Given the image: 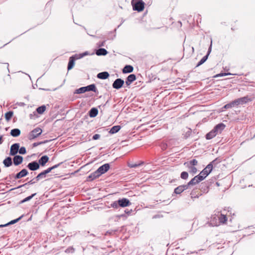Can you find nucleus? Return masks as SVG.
Listing matches in <instances>:
<instances>
[{"label": "nucleus", "mask_w": 255, "mask_h": 255, "mask_svg": "<svg viewBox=\"0 0 255 255\" xmlns=\"http://www.w3.org/2000/svg\"><path fill=\"white\" fill-rule=\"evenodd\" d=\"M189 169V172L191 173L193 175L195 174L197 171V168L195 166H191L189 165H186Z\"/></svg>", "instance_id": "nucleus-32"}, {"label": "nucleus", "mask_w": 255, "mask_h": 255, "mask_svg": "<svg viewBox=\"0 0 255 255\" xmlns=\"http://www.w3.org/2000/svg\"><path fill=\"white\" fill-rule=\"evenodd\" d=\"M84 93H85V92L84 87H82L79 89H76L74 92V94H83Z\"/></svg>", "instance_id": "nucleus-45"}, {"label": "nucleus", "mask_w": 255, "mask_h": 255, "mask_svg": "<svg viewBox=\"0 0 255 255\" xmlns=\"http://www.w3.org/2000/svg\"><path fill=\"white\" fill-rule=\"evenodd\" d=\"M46 106L45 105H42L36 109V112L39 114H42L46 110Z\"/></svg>", "instance_id": "nucleus-38"}, {"label": "nucleus", "mask_w": 255, "mask_h": 255, "mask_svg": "<svg viewBox=\"0 0 255 255\" xmlns=\"http://www.w3.org/2000/svg\"><path fill=\"white\" fill-rule=\"evenodd\" d=\"M189 177L188 172L187 171H182L180 174V178L183 180H186Z\"/></svg>", "instance_id": "nucleus-42"}, {"label": "nucleus", "mask_w": 255, "mask_h": 255, "mask_svg": "<svg viewBox=\"0 0 255 255\" xmlns=\"http://www.w3.org/2000/svg\"><path fill=\"white\" fill-rule=\"evenodd\" d=\"M49 159V157L47 155H43L39 158L38 163L39 164V165L43 166L48 161Z\"/></svg>", "instance_id": "nucleus-16"}, {"label": "nucleus", "mask_w": 255, "mask_h": 255, "mask_svg": "<svg viewBox=\"0 0 255 255\" xmlns=\"http://www.w3.org/2000/svg\"><path fill=\"white\" fill-rule=\"evenodd\" d=\"M98 114V110L96 108H92L89 112V115L91 118L96 117Z\"/></svg>", "instance_id": "nucleus-24"}, {"label": "nucleus", "mask_w": 255, "mask_h": 255, "mask_svg": "<svg viewBox=\"0 0 255 255\" xmlns=\"http://www.w3.org/2000/svg\"><path fill=\"white\" fill-rule=\"evenodd\" d=\"M219 220L220 223L224 224L226 223L228 220V218L226 215L221 214L220 217L219 218Z\"/></svg>", "instance_id": "nucleus-36"}, {"label": "nucleus", "mask_w": 255, "mask_h": 255, "mask_svg": "<svg viewBox=\"0 0 255 255\" xmlns=\"http://www.w3.org/2000/svg\"><path fill=\"white\" fill-rule=\"evenodd\" d=\"M100 176L99 173L97 172V170H96L94 172L91 173L87 178V181H92L93 180L98 178Z\"/></svg>", "instance_id": "nucleus-15"}, {"label": "nucleus", "mask_w": 255, "mask_h": 255, "mask_svg": "<svg viewBox=\"0 0 255 255\" xmlns=\"http://www.w3.org/2000/svg\"><path fill=\"white\" fill-rule=\"evenodd\" d=\"M121 128V127L120 126H113L109 131V133L111 134H114L118 132Z\"/></svg>", "instance_id": "nucleus-28"}, {"label": "nucleus", "mask_w": 255, "mask_h": 255, "mask_svg": "<svg viewBox=\"0 0 255 255\" xmlns=\"http://www.w3.org/2000/svg\"><path fill=\"white\" fill-rule=\"evenodd\" d=\"M133 71V68L131 65H126L122 70L123 73L124 74L131 73Z\"/></svg>", "instance_id": "nucleus-21"}, {"label": "nucleus", "mask_w": 255, "mask_h": 255, "mask_svg": "<svg viewBox=\"0 0 255 255\" xmlns=\"http://www.w3.org/2000/svg\"><path fill=\"white\" fill-rule=\"evenodd\" d=\"M88 55H89V53L88 51H85L82 53H81V56L82 58Z\"/></svg>", "instance_id": "nucleus-63"}, {"label": "nucleus", "mask_w": 255, "mask_h": 255, "mask_svg": "<svg viewBox=\"0 0 255 255\" xmlns=\"http://www.w3.org/2000/svg\"><path fill=\"white\" fill-rule=\"evenodd\" d=\"M212 40H211V44L208 49V51H207V52L206 54V55H207L208 57H209V55L210 54L211 52V51H212Z\"/></svg>", "instance_id": "nucleus-53"}, {"label": "nucleus", "mask_w": 255, "mask_h": 255, "mask_svg": "<svg viewBox=\"0 0 255 255\" xmlns=\"http://www.w3.org/2000/svg\"><path fill=\"white\" fill-rule=\"evenodd\" d=\"M109 76V73L108 72L105 71L98 73L97 77L100 79L105 80L108 78Z\"/></svg>", "instance_id": "nucleus-20"}, {"label": "nucleus", "mask_w": 255, "mask_h": 255, "mask_svg": "<svg viewBox=\"0 0 255 255\" xmlns=\"http://www.w3.org/2000/svg\"><path fill=\"white\" fill-rule=\"evenodd\" d=\"M100 137V135L99 134H95L93 136V139L97 140Z\"/></svg>", "instance_id": "nucleus-59"}, {"label": "nucleus", "mask_w": 255, "mask_h": 255, "mask_svg": "<svg viewBox=\"0 0 255 255\" xmlns=\"http://www.w3.org/2000/svg\"><path fill=\"white\" fill-rule=\"evenodd\" d=\"M124 83V80L118 78L113 82L112 84L113 88L117 90L120 89L123 86Z\"/></svg>", "instance_id": "nucleus-5"}, {"label": "nucleus", "mask_w": 255, "mask_h": 255, "mask_svg": "<svg viewBox=\"0 0 255 255\" xmlns=\"http://www.w3.org/2000/svg\"><path fill=\"white\" fill-rule=\"evenodd\" d=\"M233 74L230 73V72H221L220 73L217 74L213 76V78H217V77H223L225 76H229V75H232Z\"/></svg>", "instance_id": "nucleus-37"}, {"label": "nucleus", "mask_w": 255, "mask_h": 255, "mask_svg": "<svg viewBox=\"0 0 255 255\" xmlns=\"http://www.w3.org/2000/svg\"><path fill=\"white\" fill-rule=\"evenodd\" d=\"M37 181H36V179H35V177H34L32 179L30 180L29 181L27 182V183H26L25 184H23L22 185H19L17 187L15 188H13L11 190H14L15 189L20 188H21L22 187H26V186H27L28 185L33 184L35 183Z\"/></svg>", "instance_id": "nucleus-25"}, {"label": "nucleus", "mask_w": 255, "mask_h": 255, "mask_svg": "<svg viewBox=\"0 0 255 255\" xmlns=\"http://www.w3.org/2000/svg\"><path fill=\"white\" fill-rule=\"evenodd\" d=\"M143 163V162H141L139 163L136 164V163H129L128 164V166L130 168H135L137 167H138L142 165Z\"/></svg>", "instance_id": "nucleus-46"}, {"label": "nucleus", "mask_w": 255, "mask_h": 255, "mask_svg": "<svg viewBox=\"0 0 255 255\" xmlns=\"http://www.w3.org/2000/svg\"><path fill=\"white\" fill-rule=\"evenodd\" d=\"M42 129L40 128H36L31 131L28 134V138L30 140L34 139L40 135L42 133Z\"/></svg>", "instance_id": "nucleus-4"}, {"label": "nucleus", "mask_w": 255, "mask_h": 255, "mask_svg": "<svg viewBox=\"0 0 255 255\" xmlns=\"http://www.w3.org/2000/svg\"><path fill=\"white\" fill-rule=\"evenodd\" d=\"M208 58V57L207 55H205V56H204L200 59V60L197 63L196 67H198L201 66V65H202L203 64H204L207 60Z\"/></svg>", "instance_id": "nucleus-34"}, {"label": "nucleus", "mask_w": 255, "mask_h": 255, "mask_svg": "<svg viewBox=\"0 0 255 255\" xmlns=\"http://www.w3.org/2000/svg\"><path fill=\"white\" fill-rule=\"evenodd\" d=\"M184 135V138L187 139L189 137H193L192 130L191 128H188V130L185 132Z\"/></svg>", "instance_id": "nucleus-35"}, {"label": "nucleus", "mask_w": 255, "mask_h": 255, "mask_svg": "<svg viewBox=\"0 0 255 255\" xmlns=\"http://www.w3.org/2000/svg\"><path fill=\"white\" fill-rule=\"evenodd\" d=\"M119 202L118 201H116L111 204V206L114 208L117 209L119 207H120V205H119Z\"/></svg>", "instance_id": "nucleus-50"}, {"label": "nucleus", "mask_w": 255, "mask_h": 255, "mask_svg": "<svg viewBox=\"0 0 255 255\" xmlns=\"http://www.w3.org/2000/svg\"><path fill=\"white\" fill-rule=\"evenodd\" d=\"M161 23L163 26H168L170 25L171 24H172L173 22L172 21V19L171 17L169 18H162L161 19Z\"/></svg>", "instance_id": "nucleus-22"}, {"label": "nucleus", "mask_w": 255, "mask_h": 255, "mask_svg": "<svg viewBox=\"0 0 255 255\" xmlns=\"http://www.w3.org/2000/svg\"><path fill=\"white\" fill-rule=\"evenodd\" d=\"M18 152L20 154H25L26 153V150L25 147L22 146L20 148H19Z\"/></svg>", "instance_id": "nucleus-49"}, {"label": "nucleus", "mask_w": 255, "mask_h": 255, "mask_svg": "<svg viewBox=\"0 0 255 255\" xmlns=\"http://www.w3.org/2000/svg\"><path fill=\"white\" fill-rule=\"evenodd\" d=\"M195 177H196V178L197 181L199 182V183L200 182L203 181L206 178L205 176H204L203 175L200 174V173L197 175H196Z\"/></svg>", "instance_id": "nucleus-43"}, {"label": "nucleus", "mask_w": 255, "mask_h": 255, "mask_svg": "<svg viewBox=\"0 0 255 255\" xmlns=\"http://www.w3.org/2000/svg\"><path fill=\"white\" fill-rule=\"evenodd\" d=\"M75 251L74 248L72 247H69L65 250L66 253H73Z\"/></svg>", "instance_id": "nucleus-51"}, {"label": "nucleus", "mask_w": 255, "mask_h": 255, "mask_svg": "<svg viewBox=\"0 0 255 255\" xmlns=\"http://www.w3.org/2000/svg\"><path fill=\"white\" fill-rule=\"evenodd\" d=\"M19 148V144L18 143H15L12 144L10 146L9 154L11 156L16 155L18 152Z\"/></svg>", "instance_id": "nucleus-7"}, {"label": "nucleus", "mask_w": 255, "mask_h": 255, "mask_svg": "<svg viewBox=\"0 0 255 255\" xmlns=\"http://www.w3.org/2000/svg\"><path fill=\"white\" fill-rule=\"evenodd\" d=\"M119 231V230L118 229H112V230H110L109 231H108L107 232V234H109V235H115L116 234L117 232H118Z\"/></svg>", "instance_id": "nucleus-48"}, {"label": "nucleus", "mask_w": 255, "mask_h": 255, "mask_svg": "<svg viewBox=\"0 0 255 255\" xmlns=\"http://www.w3.org/2000/svg\"><path fill=\"white\" fill-rule=\"evenodd\" d=\"M186 255H199L198 253L196 252H191L190 254L187 253L186 254Z\"/></svg>", "instance_id": "nucleus-64"}, {"label": "nucleus", "mask_w": 255, "mask_h": 255, "mask_svg": "<svg viewBox=\"0 0 255 255\" xmlns=\"http://www.w3.org/2000/svg\"><path fill=\"white\" fill-rule=\"evenodd\" d=\"M119 205H120V207H126L129 206L131 204L129 200L127 198H122L121 199L118 200Z\"/></svg>", "instance_id": "nucleus-12"}, {"label": "nucleus", "mask_w": 255, "mask_h": 255, "mask_svg": "<svg viewBox=\"0 0 255 255\" xmlns=\"http://www.w3.org/2000/svg\"><path fill=\"white\" fill-rule=\"evenodd\" d=\"M252 101V99L251 98H250L248 96H246L235 99L234 100V102L236 106L240 105L246 104L249 102H251Z\"/></svg>", "instance_id": "nucleus-3"}, {"label": "nucleus", "mask_w": 255, "mask_h": 255, "mask_svg": "<svg viewBox=\"0 0 255 255\" xmlns=\"http://www.w3.org/2000/svg\"><path fill=\"white\" fill-rule=\"evenodd\" d=\"M23 215H21L20 217H19V218L16 219H14V220H11V221H10L9 222L7 223L6 224V225H12V224H14L15 223H16V222H17L18 221H19L22 217H23Z\"/></svg>", "instance_id": "nucleus-44"}, {"label": "nucleus", "mask_w": 255, "mask_h": 255, "mask_svg": "<svg viewBox=\"0 0 255 255\" xmlns=\"http://www.w3.org/2000/svg\"><path fill=\"white\" fill-rule=\"evenodd\" d=\"M109 102V100H107V102H106L105 104H103V105H101L99 106V108L100 109V110H102V109H104L105 107L106 106L107 104H108Z\"/></svg>", "instance_id": "nucleus-58"}, {"label": "nucleus", "mask_w": 255, "mask_h": 255, "mask_svg": "<svg viewBox=\"0 0 255 255\" xmlns=\"http://www.w3.org/2000/svg\"><path fill=\"white\" fill-rule=\"evenodd\" d=\"M74 65H75V59H73V57H70L69 58L68 66H67L68 71L72 69L73 68Z\"/></svg>", "instance_id": "nucleus-27"}, {"label": "nucleus", "mask_w": 255, "mask_h": 255, "mask_svg": "<svg viewBox=\"0 0 255 255\" xmlns=\"http://www.w3.org/2000/svg\"><path fill=\"white\" fill-rule=\"evenodd\" d=\"M110 166L109 163H105L100 166L97 170L101 176L105 173L110 169Z\"/></svg>", "instance_id": "nucleus-8"}, {"label": "nucleus", "mask_w": 255, "mask_h": 255, "mask_svg": "<svg viewBox=\"0 0 255 255\" xmlns=\"http://www.w3.org/2000/svg\"><path fill=\"white\" fill-rule=\"evenodd\" d=\"M221 162V160L219 157L216 158L213 161L210 162L209 164H211V167L213 169L214 165L216 166V164L220 163Z\"/></svg>", "instance_id": "nucleus-40"}, {"label": "nucleus", "mask_w": 255, "mask_h": 255, "mask_svg": "<svg viewBox=\"0 0 255 255\" xmlns=\"http://www.w3.org/2000/svg\"><path fill=\"white\" fill-rule=\"evenodd\" d=\"M48 142V140H45L44 141H41V142H34L33 144V146L34 147L35 146H36L39 144H42V143H45L46 142Z\"/></svg>", "instance_id": "nucleus-57"}, {"label": "nucleus", "mask_w": 255, "mask_h": 255, "mask_svg": "<svg viewBox=\"0 0 255 255\" xmlns=\"http://www.w3.org/2000/svg\"><path fill=\"white\" fill-rule=\"evenodd\" d=\"M27 167L31 171H35L38 170L40 168L39 164L36 161H33L29 162Z\"/></svg>", "instance_id": "nucleus-9"}, {"label": "nucleus", "mask_w": 255, "mask_h": 255, "mask_svg": "<svg viewBox=\"0 0 255 255\" xmlns=\"http://www.w3.org/2000/svg\"><path fill=\"white\" fill-rule=\"evenodd\" d=\"M215 179H210L204 182H202L200 185V188L201 192L203 193H207L210 189V187L214 183Z\"/></svg>", "instance_id": "nucleus-2"}, {"label": "nucleus", "mask_w": 255, "mask_h": 255, "mask_svg": "<svg viewBox=\"0 0 255 255\" xmlns=\"http://www.w3.org/2000/svg\"><path fill=\"white\" fill-rule=\"evenodd\" d=\"M47 174L44 173V171L39 173L35 177V179H36V181H38L39 180L44 179L46 177Z\"/></svg>", "instance_id": "nucleus-30"}, {"label": "nucleus", "mask_w": 255, "mask_h": 255, "mask_svg": "<svg viewBox=\"0 0 255 255\" xmlns=\"http://www.w3.org/2000/svg\"><path fill=\"white\" fill-rule=\"evenodd\" d=\"M136 80L135 74H131L128 76L126 80V84L127 86H129L133 81Z\"/></svg>", "instance_id": "nucleus-14"}, {"label": "nucleus", "mask_w": 255, "mask_h": 255, "mask_svg": "<svg viewBox=\"0 0 255 255\" xmlns=\"http://www.w3.org/2000/svg\"><path fill=\"white\" fill-rule=\"evenodd\" d=\"M197 164H198V161L196 159H194V158L192 159L187 162H185L184 163V165H189V166H195L197 165Z\"/></svg>", "instance_id": "nucleus-29"}, {"label": "nucleus", "mask_w": 255, "mask_h": 255, "mask_svg": "<svg viewBox=\"0 0 255 255\" xmlns=\"http://www.w3.org/2000/svg\"><path fill=\"white\" fill-rule=\"evenodd\" d=\"M14 156L13 158V161L14 165L17 166L20 164L23 161V157L19 155H15Z\"/></svg>", "instance_id": "nucleus-13"}, {"label": "nucleus", "mask_w": 255, "mask_h": 255, "mask_svg": "<svg viewBox=\"0 0 255 255\" xmlns=\"http://www.w3.org/2000/svg\"><path fill=\"white\" fill-rule=\"evenodd\" d=\"M168 28V26L164 25V26H161L160 25V31H163L165 32Z\"/></svg>", "instance_id": "nucleus-56"}, {"label": "nucleus", "mask_w": 255, "mask_h": 255, "mask_svg": "<svg viewBox=\"0 0 255 255\" xmlns=\"http://www.w3.org/2000/svg\"><path fill=\"white\" fill-rule=\"evenodd\" d=\"M106 40H104L102 42H100L98 43V46L99 47H102V46H105V42H106Z\"/></svg>", "instance_id": "nucleus-60"}, {"label": "nucleus", "mask_w": 255, "mask_h": 255, "mask_svg": "<svg viewBox=\"0 0 255 255\" xmlns=\"http://www.w3.org/2000/svg\"><path fill=\"white\" fill-rule=\"evenodd\" d=\"M167 147V144L165 143L161 142H160V148L162 150H165Z\"/></svg>", "instance_id": "nucleus-55"}, {"label": "nucleus", "mask_w": 255, "mask_h": 255, "mask_svg": "<svg viewBox=\"0 0 255 255\" xmlns=\"http://www.w3.org/2000/svg\"><path fill=\"white\" fill-rule=\"evenodd\" d=\"M191 186H192V185L190 184L189 182H188L187 184H184L181 185L184 191L187 189Z\"/></svg>", "instance_id": "nucleus-52"}, {"label": "nucleus", "mask_w": 255, "mask_h": 255, "mask_svg": "<svg viewBox=\"0 0 255 255\" xmlns=\"http://www.w3.org/2000/svg\"><path fill=\"white\" fill-rule=\"evenodd\" d=\"M20 130L18 128H13L10 131V135L13 137H17L20 134Z\"/></svg>", "instance_id": "nucleus-26"}, {"label": "nucleus", "mask_w": 255, "mask_h": 255, "mask_svg": "<svg viewBox=\"0 0 255 255\" xmlns=\"http://www.w3.org/2000/svg\"><path fill=\"white\" fill-rule=\"evenodd\" d=\"M5 167H9L12 164V159L10 157H6L2 162Z\"/></svg>", "instance_id": "nucleus-19"}, {"label": "nucleus", "mask_w": 255, "mask_h": 255, "mask_svg": "<svg viewBox=\"0 0 255 255\" xmlns=\"http://www.w3.org/2000/svg\"><path fill=\"white\" fill-rule=\"evenodd\" d=\"M52 170L51 167H50L46 169V170H44V173H46L47 174L50 172Z\"/></svg>", "instance_id": "nucleus-61"}, {"label": "nucleus", "mask_w": 255, "mask_h": 255, "mask_svg": "<svg viewBox=\"0 0 255 255\" xmlns=\"http://www.w3.org/2000/svg\"><path fill=\"white\" fill-rule=\"evenodd\" d=\"M28 174V172L26 169H22L20 171L14 175V179L17 180L26 176Z\"/></svg>", "instance_id": "nucleus-11"}, {"label": "nucleus", "mask_w": 255, "mask_h": 255, "mask_svg": "<svg viewBox=\"0 0 255 255\" xmlns=\"http://www.w3.org/2000/svg\"><path fill=\"white\" fill-rule=\"evenodd\" d=\"M85 92H89L92 91L96 93L97 92V90L95 84H92L87 86L84 87Z\"/></svg>", "instance_id": "nucleus-17"}, {"label": "nucleus", "mask_w": 255, "mask_h": 255, "mask_svg": "<svg viewBox=\"0 0 255 255\" xmlns=\"http://www.w3.org/2000/svg\"><path fill=\"white\" fill-rule=\"evenodd\" d=\"M96 54L98 56H105L108 54V51L105 48H100L96 51Z\"/></svg>", "instance_id": "nucleus-23"}, {"label": "nucleus", "mask_w": 255, "mask_h": 255, "mask_svg": "<svg viewBox=\"0 0 255 255\" xmlns=\"http://www.w3.org/2000/svg\"><path fill=\"white\" fill-rule=\"evenodd\" d=\"M36 195V193H33L32 194H31V195L25 198L24 199H23L22 200H21L20 201V203H25L27 201H29L30 200H31L34 196H35V195Z\"/></svg>", "instance_id": "nucleus-41"}, {"label": "nucleus", "mask_w": 255, "mask_h": 255, "mask_svg": "<svg viewBox=\"0 0 255 255\" xmlns=\"http://www.w3.org/2000/svg\"><path fill=\"white\" fill-rule=\"evenodd\" d=\"M189 182H190V184H191L192 185V186H194L199 183V182L197 181V180L196 178V177H195V176L190 180Z\"/></svg>", "instance_id": "nucleus-47"}, {"label": "nucleus", "mask_w": 255, "mask_h": 255, "mask_svg": "<svg viewBox=\"0 0 255 255\" xmlns=\"http://www.w3.org/2000/svg\"><path fill=\"white\" fill-rule=\"evenodd\" d=\"M235 106L234 101H232V102H230L229 103H228L224 105L222 108V111H224L225 110L232 108V107H234Z\"/></svg>", "instance_id": "nucleus-33"}, {"label": "nucleus", "mask_w": 255, "mask_h": 255, "mask_svg": "<svg viewBox=\"0 0 255 255\" xmlns=\"http://www.w3.org/2000/svg\"><path fill=\"white\" fill-rule=\"evenodd\" d=\"M13 114L12 111H8L5 114V119L7 121H9L12 118Z\"/></svg>", "instance_id": "nucleus-39"}, {"label": "nucleus", "mask_w": 255, "mask_h": 255, "mask_svg": "<svg viewBox=\"0 0 255 255\" xmlns=\"http://www.w3.org/2000/svg\"><path fill=\"white\" fill-rule=\"evenodd\" d=\"M71 57H73V59H74L75 60L82 58L81 56V53L76 54L73 55L72 56H71Z\"/></svg>", "instance_id": "nucleus-54"}, {"label": "nucleus", "mask_w": 255, "mask_h": 255, "mask_svg": "<svg viewBox=\"0 0 255 255\" xmlns=\"http://www.w3.org/2000/svg\"><path fill=\"white\" fill-rule=\"evenodd\" d=\"M211 164H208L200 173L206 178L213 171Z\"/></svg>", "instance_id": "nucleus-6"}, {"label": "nucleus", "mask_w": 255, "mask_h": 255, "mask_svg": "<svg viewBox=\"0 0 255 255\" xmlns=\"http://www.w3.org/2000/svg\"><path fill=\"white\" fill-rule=\"evenodd\" d=\"M131 3L133 10L140 12L144 9L145 3L142 0H131Z\"/></svg>", "instance_id": "nucleus-1"}, {"label": "nucleus", "mask_w": 255, "mask_h": 255, "mask_svg": "<svg viewBox=\"0 0 255 255\" xmlns=\"http://www.w3.org/2000/svg\"><path fill=\"white\" fill-rule=\"evenodd\" d=\"M62 163V162H60L58 164H55L52 166H51V168H52V169L53 170L56 168H57L58 167H59L60 166V165H61V164Z\"/></svg>", "instance_id": "nucleus-62"}, {"label": "nucleus", "mask_w": 255, "mask_h": 255, "mask_svg": "<svg viewBox=\"0 0 255 255\" xmlns=\"http://www.w3.org/2000/svg\"><path fill=\"white\" fill-rule=\"evenodd\" d=\"M225 128L226 125L223 123H220L215 125L213 129L218 134L219 133H221Z\"/></svg>", "instance_id": "nucleus-10"}, {"label": "nucleus", "mask_w": 255, "mask_h": 255, "mask_svg": "<svg viewBox=\"0 0 255 255\" xmlns=\"http://www.w3.org/2000/svg\"><path fill=\"white\" fill-rule=\"evenodd\" d=\"M184 191L181 185H179L178 186H177V187H176L174 189V191H173V194H172V196L174 195V194H180L181 193H182Z\"/></svg>", "instance_id": "nucleus-31"}, {"label": "nucleus", "mask_w": 255, "mask_h": 255, "mask_svg": "<svg viewBox=\"0 0 255 255\" xmlns=\"http://www.w3.org/2000/svg\"><path fill=\"white\" fill-rule=\"evenodd\" d=\"M217 134L213 128L210 131L206 133L205 135V138L207 140H210L215 137Z\"/></svg>", "instance_id": "nucleus-18"}]
</instances>
